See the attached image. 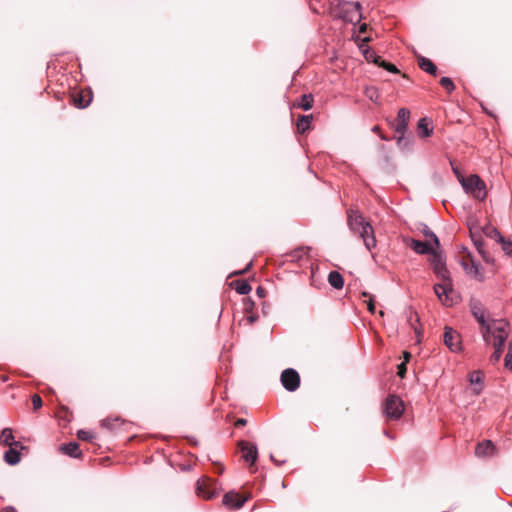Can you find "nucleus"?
I'll return each instance as SVG.
<instances>
[{
  "instance_id": "obj_49",
  "label": "nucleus",
  "mask_w": 512,
  "mask_h": 512,
  "mask_svg": "<svg viewBox=\"0 0 512 512\" xmlns=\"http://www.w3.org/2000/svg\"><path fill=\"white\" fill-rule=\"evenodd\" d=\"M101 425L104 427H110V419H104L101 421Z\"/></svg>"
},
{
  "instance_id": "obj_46",
  "label": "nucleus",
  "mask_w": 512,
  "mask_h": 512,
  "mask_svg": "<svg viewBox=\"0 0 512 512\" xmlns=\"http://www.w3.org/2000/svg\"><path fill=\"white\" fill-rule=\"evenodd\" d=\"M254 303L252 301H248L246 304H245V311L248 312L252 309Z\"/></svg>"
},
{
  "instance_id": "obj_8",
  "label": "nucleus",
  "mask_w": 512,
  "mask_h": 512,
  "mask_svg": "<svg viewBox=\"0 0 512 512\" xmlns=\"http://www.w3.org/2000/svg\"><path fill=\"white\" fill-rule=\"evenodd\" d=\"M434 273L441 281L449 280L450 274L446 268L445 259L440 251L434 250L430 258Z\"/></svg>"
},
{
  "instance_id": "obj_47",
  "label": "nucleus",
  "mask_w": 512,
  "mask_h": 512,
  "mask_svg": "<svg viewBox=\"0 0 512 512\" xmlns=\"http://www.w3.org/2000/svg\"><path fill=\"white\" fill-rule=\"evenodd\" d=\"M257 320V316L255 315H250L247 317V321L249 322V324H253L254 322H256Z\"/></svg>"
},
{
  "instance_id": "obj_22",
  "label": "nucleus",
  "mask_w": 512,
  "mask_h": 512,
  "mask_svg": "<svg viewBox=\"0 0 512 512\" xmlns=\"http://www.w3.org/2000/svg\"><path fill=\"white\" fill-rule=\"evenodd\" d=\"M18 441L14 440L13 431L11 428H4L0 433V445L12 446Z\"/></svg>"
},
{
  "instance_id": "obj_58",
  "label": "nucleus",
  "mask_w": 512,
  "mask_h": 512,
  "mask_svg": "<svg viewBox=\"0 0 512 512\" xmlns=\"http://www.w3.org/2000/svg\"><path fill=\"white\" fill-rule=\"evenodd\" d=\"M247 271V268H244L242 271H240V274H243Z\"/></svg>"
},
{
  "instance_id": "obj_37",
  "label": "nucleus",
  "mask_w": 512,
  "mask_h": 512,
  "mask_svg": "<svg viewBox=\"0 0 512 512\" xmlns=\"http://www.w3.org/2000/svg\"><path fill=\"white\" fill-rule=\"evenodd\" d=\"M77 436L80 440L91 441L94 436L91 432L85 430H79Z\"/></svg>"
},
{
  "instance_id": "obj_42",
  "label": "nucleus",
  "mask_w": 512,
  "mask_h": 512,
  "mask_svg": "<svg viewBox=\"0 0 512 512\" xmlns=\"http://www.w3.org/2000/svg\"><path fill=\"white\" fill-rule=\"evenodd\" d=\"M426 236H428L432 239L433 244L436 246V248L439 247V245H440L439 239L433 232L426 233Z\"/></svg>"
},
{
  "instance_id": "obj_24",
  "label": "nucleus",
  "mask_w": 512,
  "mask_h": 512,
  "mask_svg": "<svg viewBox=\"0 0 512 512\" xmlns=\"http://www.w3.org/2000/svg\"><path fill=\"white\" fill-rule=\"evenodd\" d=\"M328 282L332 287L336 289H341L344 285L343 276L337 271H331L329 273Z\"/></svg>"
},
{
  "instance_id": "obj_40",
  "label": "nucleus",
  "mask_w": 512,
  "mask_h": 512,
  "mask_svg": "<svg viewBox=\"0 0 512 512\" xmlns=\"http://www.w3.org/2000/svg\"><path fill=\"white\" fill-rule=\"evenodd\" d=\"M406 371H407V367H406V363L405 362H402L401 364L398 365V376L403 378L405 377V374H406Z\"/></svg>"
},
{
  "instance_id": "obj_15",
  "label": "nucleus",
  "mask_w": 512,
  "mask_h": 512,
  "mask_svg": "<svg viewBox=\"0 0 512 512\" xmlns=\"http://www.w3.org/2000/svg\"><path fill=\"white\" fill-rule=\"evenodd\" d=\"M452 291L451 279L442 281L434 286V292L444 305H450L449 293Z\"/></svg>"
},
{
  "instance_id": "obj_17",
  "label": "nucleus",
  "mask_w": 512,
  "mask_h": 512,
  "mask_svg": "<svg viewBox=\"0 0 512 512\" xmlns=\"http://www.w3.org/2000/svg\"><path fill=\"white\" fill-rule=\"evenodd\" d=\"M470 235H471L472 241H473L478 253L483 257V259L486 262H489L490 257L488 256V254L486 253V251L484 249L485 243L483 242L481 236L478 235L477 232L472 229H470Z\"/></svg>"
},
{
  "instance_id": "obj_25",
  "label": "nucleus",
  "mask_w": 512,
  "mask_h": 512,
  "mask_svg": "<svg viewBox=\"0 0 512 512\" xmlns=\"http://www.w3.org/2000/svg\"><path fill=\"white\" fill-rule=\"evenodd\" d=\"M235 290L242 295H246L251 291V286L246 280H237L234 282Z\"/></svg>"
},
{
  "instance_id": "obj_45",
  "label": "nucleus",
  "mask_w": 512,
  "mask_h": 512,
  "mask_svg": "<svg viewBox=\"0 0 512 512\" xmlns=\"http://www.w3.org/2000/svg\"><path fill=\"white\" fill-rule=\"evenodd\" d=\"M256 293L259 297H264L266 294V291L263 287L259 286L256 290Z\"/></svg>"
},
{
  "instance_id": "obj_27",
  "label": "nucleus",
  "mask_w": 512,
  "mask_h": 512,
  "mask_svg": "<svg viewBox=\"0 0 512 512\" xmlns=\"http://www.w3.org/2000/svg\"><path fill=\"white\" fill-rule=\"evenodd\" d=\"M482 232L486 237L495 239L497 242L499 240V236H501L498 230L491 225H486L485 227H483Z\"/></svg>"
},
{
  "instance_id": "obj_12",
  "label": "nucleus",
  "mask_w": 512,
  "mask_h": 512,
  "mask_svg": "<svg viewBox=\"0 0 512 512\" xmlns=\"http://www.w3.org/2000/svg\"><path fill=\"white\" fill-rule=\"evenodd\" d=\"M249 498V495L242 496L237 492H228L223 496L222 503L230 510L240 509Z\"/></svg>"
},
{
  "instance_id": "obj_57",
  "label": "nucleus",
  "mask_w": 512,
  "mask_h": 512,
  "mask_svg": "<svg viewBox=\"0 0 512 512\" xmlns=\"http://www.w3.org/2000/svg\"><path fill=\"white\" fill-rule=\"evenodd\" d=\"M247 271V268H244L242 271H240V274H243Z\"/></svg>"
},
{
  "instance_id": "obj_14",
  "label": "nucleus",
  "mask_w": 512,
  "mask_h": 512,
  "mask_svg": "<svg viewBox=\"0 0 512 512\" xmlns=\"http://www.w3.org/2000/svg\"><path fill=\"white\" fill-rule=\"evenodd\" d=\"M26 447L21 443L17 442L4 453V461L9 465H16L21 460L20 450H24Z\"/></svg>"
},
{
  "instance_id": "obj_21",
  "label": "nucleus",
  "mask_w": 512,
  "mask_h": 512,
  "mask_svg": "<svg viewBox=\"0 0 512 512\" xmlns=\"http://www.w3.org/2000/svg\"><path fill=\"white\" fill-rule=\"evenodd\" d=\"M59 450L67 454L71 457L78 458L81 456V451L79 450V445L76 442H70L69 444L61 445Z\"/></svg>"
},
{
  "instance_id": "obj_50",
  "label": "nucleus",
  "mask_w": 512,
  "mask_h": 512,
  "mask_svg": "<svg viewBox=\"0 0 512 512\" xmlns=\"http://www.w3.org/2000/svg\"><path fill=\"white\" fill-rule=\"evenodd\" d=\"M403 355H404L405 362L409 361L411 354L409 352L405 351L403 353Z\"/></svg>"
},
{
  "instance_id": "obj_32",
  "label": "nucleus",
  "mask_w": 512,
  "mask_h": 512,
  "mask_svg": "<svg viewBox=\"0 0 512 512\" xmlns=\"http://www.w3.org/2000/svg\"><path fill=\"white\" fill-rule=\"evenodd\" d=\"M440 85L450 94L455 89L453 81L449 77H442L440 79Z\"/></svg>"
},
{
  "instance_id": "obj_43",
  "label": "nucleus",
  "mask_w": 512,
  "mask_h": 512,
  "mask_svg": "<svg viewBox=\"0 0 512 512\" xmlns=\"http://www.w3.org/2000/svg\"><path fill=\"white\" fill-rule=\"evenodd\" d=\"M372 131H373V132H375V133H379V135H380V137H381V139H382V140H385V141L390 140V138H388V137H387V136H385L384 134L380 133V128H379V126H374V127L372 128Z\"/></svg>"
},
{
  "instance_id": "obj_1",
  "label": "nucleus",
  "mask_w": 512,
  "mask_h": 512,
  "mask_svg": "<svg viewBox=\"0 0 512 512\" xmlns=\"http://www.w3.org/2000/svg\"><path fill=\"white\" fill-rule=\"evenodd\" d=\"M347 223L353 233L359 234L365 247L371 251L376 246L374 229L371 224L365 220L362 213L350 209L347 212Z\"/></svg>"
},
{
  "instance_id": "obj_23",
  "label": "nucleus",
  "mask_w": 512,
  "mask_h": 512,
  "mask_svg": "<svg viewBox=\"0 0 512 512\" xmlns=\"http://www.w3.org/2000/svg\"><path fill=\"white\" fill-rule=\"evenodd\" d=\"M312 119L313 115H301L296 123L298 132L303 134L309 130Z\"/></svg>"
},
{
  "instance_id": "obj_29",
  "label": "nucleus",
  "mask_w": 512,
  "mask_h": 512,
  "mask_svg": "<svg viewBox=\"0 0 512 512\" xmlns=\"http://www.w3.org/2000/svg\"><path fill=\"white\" fill-rule=\"evenodd\" d=\"M364 57L368 62H373L374 64L380 66L382 58L378 56L373 50L366 49L364 51Z\"/></svg>"
},
{
  "instance_id": "obj_28",
  "label": "nucleus",
  "mask_w": 512,
  "mask_h": 512,
  "mask_svg": "<svg viewBox=\"0 0 512 512\" xmlns=\"http://www.w3.org/2000/svg\"><path fill=\"white\" fill-rule=\"evenodd\" d=\"M418 130L421 137H429L432 133V129L428 127V123L425 118L419 120Z\"/></svg>"
},
{
  "instance_id": "obj_31",
  "label": "nucleus",
  "mask_w": 512,
  "mask_h": 512,
  "mask_svg": "<svg viewBox=\"0 0 512 512\" xmlns=\"http://www.w3.org/2000/svg\"><path fill=\"white\" fill-rule=\"evenodd\" d=\"M498 243L501 244V248L506 255L512 256V242L511 241L504 239L502 236H499Z\"/></svg>"
},
{
  "instance_id": "obj_18",
  "label": "nucleus",
  "mask_w": 512,
  "mask_h": 512,
  "mask_svg": "<svg viewBox=\"0 0 512 512\" xmlns=\"http://www.w3.org/2000/svg\"><path fill=\"white\" fill-rule=\"evenodd\" d=\"M313 103L314 98L312 94H303L295 100L293 106L307 111L313 107Z\"/></svg>"
},
{
  "instance_id": "obj_4",
  "label": "nucleus",
  "mask_w": 512,
  "mask_h": 512,
  "mask_svg": "<svg viewBox=\"0 0 512 512\" xmlns=\"http://www.w3.org/2000/svg\"><path fill=\"white\" fill-rule=\"evenodd\" d=\"M459 182L466 193L471 194L477 200H484L487 196L485 182L476 174L468 177L459 176Z\"/></svg>"
},
{
  "instance_id": "obj_44",
  "label": "nucleus",
  "mask_w": 512,
  "mask_h": 512,
  "mask_svg": "<svg viewBox=\"0 0 512 512\" xmlns=\"http://www.w3.org/2000/svg\"><path fill=\"white\" fill-rule=\"evenodd\" d=\"M247 424V420L244 419V418H239L236 420V422L234 423L235 427H243Z\"/></svg>"
},
{
  "instance_id": "obj_6",
  "label": "nucleus",
  "mask_w": 512,
  "mask_h": 512,
  "mask_svg": "<svg viewBox=\"0 0 512 512\" xmlns=\"http://www.w3.org/2000/svg\"><path fill=\"white\" fill-rule=\"evenodd\" d=\"M404 412V403L400 397L389 395L383 404V413L388 419H399Z\"/></svg>"
},
{
  "instance_id": "obj_3",
  "label": "nucleus",
  "mask_w": 512,
  "mask_h": 512,
  "mask_svg": "<svg viewBox=\"0 0 512 512\" xmlns=\"http://www.w3.org/2000/svg\"><path fill=\"white\" fill-rule=\"evenodd\" d=\"M331 13L335 18L353 24L360 22L362 19L359 2H341L332 9Z\"/></svg>"
},
{
  "instance_id": "obj_26",
  "label": "nucleus",
  "mask_w": 512,
  "mask_h": 512,
  "mask_svg": "<svg viewBox=\"0 0 512 512\" xmlns=\"http://www.w3.org/2000/svg\"><path fill=\"white\" fill-rule=\"evenodd\" d=\"M472 313L474 317L477 319L478 323L481 325V329L484 328L489 323L484 318V312L476 304L472 306Z\"/></svg>"
},
{
  "instance_id": "obj_54",
  "label": "nucleus",
  "mask_w": 512,
  "mask_h": 512,
  "mask_svg": "<svg viewBox=\"0 0 512 512\" xmlns=\"http://www.w3.org/2000/svg\"><path fill=\"white\" fill-rule=\"evenodd\" d=\"M480 391H481V388H478V389H476V388H475V393H476V394H479V393H480Z\"/></svg>"
},
{
  "instance_id": "obj_10",
  "label": "nucleus",
  "mask_w": 512,
  "mask_h": 512,
  "mask_svg": "<svg viewBox=\"0 0 512 512\" xmlns=\"http://www.w3.org/2000/svg\"><path fill=\"white\" fill-rule=\"evenodd\" d=\"M237 445L242 452L243 460L250 465H253L258 458V450L256 445L244 440L239 441Z\"/></svg>"
},
{
  "instance_id": "obj_41",
  "label": "nucleus",
  "mask_w": 512,
  "mask_h": 512,
  "mask_svg": "<svg viewBox=\"0 0 512 512\" xmlns=\"http://www.w3.org/2000/svg\"><path fill=\"white\" fill-rule=\"evenodd\" d=\"M426 236H428L432 239L433 244L436 246V248L439 247V245H440L439 239L433 232L426 233Z\"/></svg>"
},
{
  "instance_id": "obj_59",
  "label": "nucleus",
  "mask_w": 512,
  "mask_h": 512,
  "mask_svg": "<svg viewBox=\"0 0 512 512\" xmlns=\"http://www.w3.org/2000/svg\"><path fill=\"white\" fill-rule=\"evenodd\" d=\"M455 174H457V177L462 176L461 174L458 173V171H455Z\"/></svg>"
},
{
  "instance_id": "obj_36",
  "label": "nucleus",
  "mask_w": 512,
  "mask_h": 512,
  "mask_svg": "<svg viewBox=\"0 0 512 512\" xmlns=\"http://www.w3.org/2000/svg\"><path fill=\"white\" fill-rule=\"evenodd\" d=\"M461 264H462V266H463L464 270H465L467 273H470V274H471V273H475V274L477 273V272H475V268H472V264H471V261H470V259H469V258H467V257H462V258H461Z\"/></svg>"
},
{
  "instance_id": "obj_51",
  "label": "nucleus",
  "mask_w": 512,
  "mask_h": 512,
  "mask_svg": "<svg viewBox=\"0 0 512 512\" xmlns=\"http://www.w3.org/2000/svg\"><path fill=\"white\" fill-rule=\"evenodd\" d=\"M3 512H17L13 507H6Z\"/></svg>"
},
{
  "instance_id": "obj_48",
  "label": "nucleus",
  "mask_w": 512,
  "mask_h": 512,
  "mask_svg": "<svg viewBox=\"0 0 512 512\" xmlns=\"http://www.w3.org/2000/svg\"><path fill=\"white\" fill-rule=\"evenodd\" d=\"M366 30H367V24H365V23L361 24L360 27H359V32L360 33H365Z\"/></svg>"
},
{
  "instance_id": "obj_38",
  "label": "nucleus",
  "mask_w": 512,
  "mask_h": 512,
  "mask_svg": "<svg viewBox=\"0 0 512 512\" xmlns=\"http://www.w3.org/2000/svg\"><path fill=\"white\" fill-rule=\"evenodd\" d=\"M380 67H383L384 69H386L387 71L392 72V73H399V70L397 69V67L394 64H392L390 62H386L384 60L381 61Z\"/></svg>"
},
{
  "instance_id": "obj_11",
  "label": "nucleus",
  "mask_w": 512,
  "mask_h": 512,
  "mask_svg": "<svg viewBox=\"0 0 512 512\" xmlns=\"http://www.w3.org/2000/svg\"><path fill=\"white\" fill-rule=\"evenodd\" d=\"M444 344L452 351L458 352L461 350V339L457 331L451 327H445L443 335Z\"/></svg>"
},
{
  "instance_id": "obj_9",
  "label": "nucleus",
  "mask_w": 512,
  "mask_h": 512,
  "mask_svg": "<svg viewBox=\"0 0 512 512\" xmlns=\"http://www.w3.org/2000/svg\"><path fill=\"white\" fill-rule=\"evenodd\" d=\"M281 383L286 390L293 392L300 385V376L294 369H285L281 374Z\"/></svg>"
},
{
  "instance_id": "obj_16",
  "label": "nucleus",
  "mask_w": 512,
  "mask_h": 512,
  "mask_svg": "<svg viewBox=\"0 0 512 512\" xmlns=\"http://www.w3.org/2000/svg\"><path fill=\"white\" fill-rule=\"evenodd\" d=\"M495 446L490 440H485L476 446L475 454L478 457H487L494 454Z\"/></svg>"
},
{
  "instance_id": "obj_35",
  "label": "nucleus",
  "mask_w": 512,
  "mask_h": 512,
  "mask_svg": "<svg viewBox=\"0 0 512 512\" xmlns=\"http://www.w3.org/2000/svg\"><path fill=\"white\" fill-rule=\"evenodd\" d=\"M460 256L461 258L462 257H467L470 259L471 261V264H472V268H475V272H478V266L477 264L475 263V261L473 260L472 258V255L470 253V251L466 248V247H462L461 250H460Z\"/></svg>"
},
{
  "instance_id": "obj_7",
  "label": "nucleus",
  "mask_w": 512,
  "mask_h": 512,
  "mask_svg": "<svg viewBox=\"0 0 512 512\" xmlns=\"http://www.w3.org/2000/svg\"><path fill=\"white\" fill-rule=\"evenodd\" d=\"M196 494L206 500L214 498L217 495V482L207 476L201 477L196 484Z\"/></svg>"
},
{
  "instance_id": "obj_39",
  "label": "nucleus",
  "mask_w": 512,
  "mask_h": 512,
  "mask_svg": "<svg viewBox=\"0 0 512 512\" xmlns=\"http://www.w3.org/2000/svg\"><path fill=\"white\" fill-rule=\"evenodd\" d=\"M34 410H38L42 407V399L38 394H34L31 398Z\"/></svg>"
},
{
  "instance_id": "obj_34",
  "label": "nucleus",
  "mask_w": 512,
  "mask_h": 512,
  "mask_svg": "<svg viewBox=\"0 0 512 512\" xmlns=\"http://www.w3.org/2000/svg\"><path fill=\"white\" fill-rule=\"evenodd\" d=\"M362 297H368V300H365V303L367 304V309L370 313L374 314L376 311L375 304L373 301V297L368 292H362Z\"/></svg>"
},
{
  "instance_id": "obj_52",
  "label": "nucleus",
  "mask_w": 512,
  "mask_h": 512,
  "mask_svg": "<svg viewBox=\"0 0 512 512\" xmlns=\"http://www.w3.org/2000/svg\"><path fill=\"white\" fill-rule=\"evenodd\" d=\"M374 93H376V90H373V93H370V91H368V96L370 97V99H373Z\"/></svg>"
},
{
  "instance_id": "obj_20",
  "label": "nucleus",
  "mask_w": 512,
  "mask_h": 512,
  "mask_svg": "<svg viewBox=\"0 0 512 512\" xmlns=\"http://www.w3.org/2000/svg\"><path fill=\"white\" fill-rule=\"evenodd\" d=\"M418 66L425 72L436 75L437 73V67L436 65L428 58L424 56H418L417 57Z\"/></svg>"
},
{
  "instance_id": "obj_33",
  "label": "nucleus",
  "mask_w": 512,
  "mask_h": 512,
  "mask_svg": "<svg viewBox=\"0 0 512 512\" xmlns=\"http://www.w3.org/2000/svg\"><path fill=\"white\" fill-rule=\"evenodd\" d=\"M484 379V374L481 371H473L470 373L469 380L472 384H481Z\"/></svg>"
},
{
  "instance_id": "obj_5",
  "label": "nucleus",
  "mask_w": 512,
  "mask_h": 512,
  "mask_svg": "<svg viewBox=\"0 0 512 512\" xmlns=\"http://www.w3.org/2000/svg\"><path fill=\"white\" fill-rule=\"evenodd\" d=\"M410 119V111L407 108H401L398 111L397 118L391 122H389L390 127L397 133L399 136L396 138L397 145L402 147L404 141V134L408 127V122Z\"/></svg>"
},
{
  "instance_id": "obj_55",
  "label": "nucleus",
  "mask_w": 512,
  "mask_h": 512,
  "mask_svg": "<svg viewBox=\"0 0 512 512\" xmlns=\"http://www.w3.org/2000/svg\"><path fill=\"white\" fill-rule=\"evenodd\" d=\"M247 271V268H244L242 271H240V274H243Z\"/></svg>"
},
{
  "instance_id": "obj_13",
  "label": "nucleus",
  "mask_w": 512,
  "mask_h": 512,
  "mask_svg": "<svg viewBox=\"0 0 512 512\" xmlns=\"http://www.w3.org/2000/svg\"><path fill=\"white\" fill-rule=\"evenodd\" d=\"M72 103L75 107L83 109L89 106L93 99V93L90 89H82L71 94Z\"/></svg>"
},
{
  "instance_id": "obj_56",
  "label": "nucleus",
  "mask_w": 512,
  "mask_h": 512,
  "mask_svg": "<svg viewBox=\"0 0 512 512\" xmlns=\"http://www.w3.org/2000/svg\"><path fill=\"white\" fill-rule=\"evenodd\" d=\"M247 271V268H244L242 271H240V274H243Z\"/></svg>"
},
{
  "instance_id": "obj_2",
  "label": "nucleus",
  "mask_w": 512,
  "mask_h": 512,
  "mask_svg": "<svg viewBox=\"0 0 512 512\" xmlns=\"http://www.w3.org/2000/svg\"><path fill=\"white\" fill-rule=\"evenodd\" d=\"M483 339L490 344H504L509 334V323L505 320H491L481 329Z\"/></svg>"
},
{
  "instance_id": "obj_19",
  "label": "nucleus",
  "mask_w": 512,
  "mask_h": 512,
  "mask_svg": "<svg viewBox=\"0 0 512 512\" xmlns=\"http://www.w3.org/2000/svg\"><path fill=\"white\" fill-rule=\"evenodd\" d=\"M409 247L418 254H431L435 250L426 242L415 239H411Z\"/></svg>"
},
{
  "instance_id": "obj_53",
  "label": "nucleus",
  "mask_w": 512,
  "mask_h": 512,
  "mask_svg": "<svg viewBox=\"0 0 512 512\" xmlns=\"http://www.w3.org/2000/svg\"><path fill=\"white\" fill-rule=\"evenodd\" d=\"M374 93H376V90H373V93H370V91H368V96L370 97V99H373Z\"/></svg>"
},
{
  "instance_id": "obj_30",
  "label": "nucleus",
  "mask_w": 512,
  "mask_h": 512,
  "mask_svg": "<svg viewBox=\"0 0 512 512\" xmlns=\"http://www.w3.org/2000/svg\"><path fill=\"white\" fill-rule=\"evenodd\" d=\"M493 347L495 348V351L494 353L490 356V361L493 363V364H496L499 362L500 358H501V355H502V352H503V347H504V344H493Z\"/></svg>"
}]
</instances>
